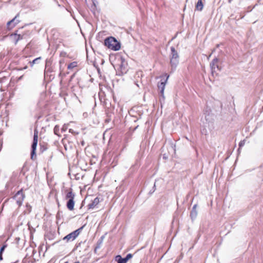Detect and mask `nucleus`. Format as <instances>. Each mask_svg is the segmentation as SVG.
<instances>
[{
  "label": "nucleus",
  "instance_id": "3",
  "mask_svg": "<svg viewBox=\"0 0 263 263\" xmlns=\"http://www.w3.org/2000/svg\"><path fill=\"white\" fill-rule=\"evenodd\" d=\"M82 231V227H80L76 231L71 232V233L66 235L64 238V240H66L67 241H71L74 240L81 233Z\"/></svg>",
  "mask_w": 263,
  "mask_h": 263
},
{
  "label": "nucleus",
  "instance_id": "16",
  "mask_svg": "<svg viewBox=\"0 0 263 263\" xmlns=\"http://www.w3.org/2000/svg\"><path fill=\"white\" fill-rule=\"evenodd\" d=\"M74 197V195L72 192L71 191H69V192H68L67 193L66 195V199H73Z\"/></svg>",
  "mask_w": 263,
  "mask_h": 263
},
{
  "label": "nucleus",
  "instance_id": "19",
  "mask_svg": "<svg viewBox=\"0 0 263 263\" xmlns=\"http://www.w3.org/2000/svg\"><path fill=\"white\" fill-rule=\"evenodd\" d=\"M14 35L16 37V43H17L19 40L23 39V36L21 34H15Z\"/></svg>",
  "mask_w": 263,
  "mask_h": 263
},
{
  "label": "nucleus",
  "instance_id": "26",
  "mask_svg": "<svg viewBox=\"0 0 263 263\" xmlns=\"http://www.w3.org/2000/svg\"><path fill=\"white\" fill-rule=\"evenodd\" d=\"M209 117H210V115H206V116H205V120H208V118H209Z\"/></svg>",
  "mask_w": 263,
  "mask_h": 263
},
{
  "label": "nucleus",
  "instance_id": "34",
  "mask_svg": "<svg viewBox=\"0 0 263 263\" xmlns=\"http://www.w3.org/2000/svg\"><path fill=\"white\" fill-rule=\"evenodd\" d=\"M74 263H80V262L78 261H76V262H74Z\"/></svg>",
  "mask_w": 263,
  "mask_h": 263
},
{
  "label": "nucleus",
  "instance_id": "22",
  "mask_svg": "<svg viewBox=\"0 0 263 263\" xmlns=\"http://www.w3.org/2000/svg\"><path fill=\"white\" fill-rule=\"evenodd\" d=\"M86 1V3L88 5V3H92L94 6H95V2H94V0H85Z\"/></svg>",
  "mask_w": 263,
  "mask_h": 263
},
{
  "label": "nucleus",
  "instance_id": "31",
  "mask_svg": "<svg viewBox=\"0 0 263 263\" xmlns=\"http://www.w3.org/2000/svg\"><path fill=\"white\" fill-rule=\"evenodd\" d=\"M88 198H89V196H86V197H85V200L88 199Z\"/></svg>",
  "mask_w": 263,
  "mask_h": 263
},
{
  "label": "nucleus",
  "instance_id": "9",
  "mask_svg": "<svg viewBox=\"0 0 263 263\" xmlns=\"http://www.w3.org/2000/svg\"><path fill=\"white\" fill-rule=\"evenodd\" d=\"M92 202L88 204L89 209H93L100 202L99 199L98 197H96L93 200L91 199Z\"/></svg>",
  "mask_w": 263,
  "mask_h": 263
},
{
  "label": "nucleus",
  "instance_id": "27",
  "mask_svg": "<svg viewBox=\"0 0 263 263\" xmlns=\"http://www.w3.org/2000/svg\"><path fill=\"white\" fill-rule=\"evenodd\" d=\"M31 248L32 249V253H33V255H34V252H35V251H36L35 250L34 248Z\"/></svg>",
  "mask_w": 263,
  "mask_h": 263
},
{
  "label": "nucleus",
  "instance_id": "21",
  "mask_svg": "<svg viewBox=\"0 0 263 263\" xmlns=\"http://www.w3.org/2000/svg\"><path fill=\"white\" fill-rule=\"evenodd\" d=\"M76 66V63L75 62H73V63H70L68 66V68L69 69L70 68H72L74 67H75Z\"/></svg>",
  "mask_w": 263,
  "mask_h": 263
},
{
  "label": "nucleus",
  "instance_id": "13",
  "mask_svg": "<svg viewBox=\"0 0 263 263\" xmlns=\"http://www.w3.org/2000/svg\"><path fill=\"white\" fill-rule=\"evenodd\" d=\"M203 5L202 4V0H198L196 5V9L198 11H201L203 9Z\"/></svg>",
  "mask_w": 263,
  "mask_h": 263
},
{
  "label": "nucleus",
  "instance_id": "1",
  "mask_svg": "<svg viewBox=\"0 0 263 263\" xmlns=\"http://www.w3.org/2000/svg\"><path fill=\"white\" fill-rule=\"evenodd\" d=\"M104 45L109 49L114 51H118L121 48L120 43L114 37L110 36L104 41Z\"/></svg>",
  "mask_w": 263,
  "mask_h": 263
},
{
  "label": "nucleus",
  "instance_id": "5",
  "mask_svg": "<svg viewBox=\"0 0 263 263\" xmlns=\"http://www.w3.org/2000/svg\"><path fill=\"white\" fill-rule=\"evenodd\" d=\"M13 198L16 200L17 204L20 206L22 205L24 199V195L22 191H19L14 196Z\"/></svg>",
  "mask_w": 263,
  "mask_h": 263
},
{
  "label": "nucleus",
  "instance_id": "11",
  "mask_svg": "<svg viewBox=\"0 0 263 263\" xmlns=\"http://www.w3.org/2000/svg\"><path fill=\"white\" fill-rule=\"evenodd\" d=\"M74 202L73 199H70L67 203V207L69 210H72L73 209Z\"/></svg>",
  "mask_w": 263,
  "mask_h": 263
},
{
  "label": "nucleus",
  "instance_id": "12",
  "mask_svg": "<svg viewBox=\"0 0 263 263\" xmlns=\"http://www.w3.org/2000/svg\"><path fill=\"white\" fill-rule=\"evenodd\" d=\"M115 260L118 263H126L127 262L125 257L122 258L120 255L116 256L115 258Z\"/></svg>",
  "mask_w": 263,
  "mask_h": 263
},
{
  "label": "nucleus",
  "instance_id": "25",
  "mask_svg": "<svg viewBox=\"0 0 263 263\" xmlns=\"http://www.w3.org/2000/svg\"><path fill=\"white\" fill-rule=\"evenodd\" d=\"M243 144L244 143L242 142H240L239 144V147L243 146Z\"/></svg>",
  "mask_w": 263,
  "mask_h": 263
},
{
  "label": "nucleus",
  "instance_id": "30",
  "mask_svg": "<svg viewBox=\"0 0 263 263\" xmlns=\"http://www.w3.org/2000/svg\"><path fill=\"white\" fill-rule=\"evenodd\" d=\"M85 114H86V115H87V113H83V117H85Z\"/></svg>",
  "mask_w": 263,
  "mask_h": 263
},
{
  "label": "nucleus",
  "instance_id": "14",
  "mask_svg": "<svg viewBox=\"0 0 263 263\" xmlns=\"http://www.w3.org/2000/svg\"><path fill=\"white\" fill-rule=\"evenodd\" d=\"M218 63V59L217 58H215L213 60L212 62L210 64L211 67L212 69V70L215 69V68H218V66L217 65Z\"/></svg>",
  "mask_w": 263,
  "mask_h": 263
},
{
  "label": "nucleus",
  "instance_id": "10",
  "mask_svg": "<svg viewBox=\"0 0 263 263\" xmlns=\"http://www.w3.org/2000/svg\"><path fill=\"white\" fill-rule=\"evenodd\" d=\"M37 141H38V132L36 130H35L34 132L33 141L32 146H33L34 147L37 146Z\"/></svg>",
  "mask_w": 263,
  "mask_h": 263
},
{
  "label": "nucleus",
  "instance_id": "7",
  "mask_svg": "<svg viewBox=\"0 0 263 263\" xmlns=\"http://www.w3.org/2000/svg\"><path fill=\"white\" fill-rule=\"evenodd\" d=\"M169 76H167L166 80L164 81H161L160 83H158V87L160 91L161 96L164 98V90L165 86L166 83L168 79Z\"/></svg>",
  "mask_w": 263,
  "mask_h": 263
},
{
  "label": "nucleus",
  "instance_id": "28",
  "mask_svg": "<svg viewBox=\"0 0 263 263\" xmlns=\"http://www.w3.org/2000/svg\"><path fill=\"white\" fill-rule=\"evenodd\" d=\"M54 133L56 134L55 132H57V130H56V127H55L54 129Z\"/></svg>",
  "mask_w": 263,
  "mask_h": 263
},
{
  "label": "nucleus",
  "instance_id": "20",
  "mask_svg": "<svg viewBox=\"0 0 263 263\" xmlns=\"http://www.w3.org/2000/svg\"><path fill=\"white\" fill-rule=\"evenodd\" d=\"M5 248H1L0 250V260H2L3 259L2 257V254L3 251H4Z\"/></svg>",
  "mask_w": 263,
  "mask_h": 263
},
{
  "label": "nucleus",
  "instance_id": "2",
  "mask_svg": "<svg viewBox=\"0 0 263 263\" xmlns=\"http://www.w3.org/2000/svg\"><path fill=\"white\" fill-rule=\"evenodd\" d=\"M171 53L170 54V64L171 66V70L172 71H174L178 63H179V54L178 52L176 50L175 47H171Z\"/></svg>",
  "mask_w": 263,
  "mask_h": 263
},
{
  "label": "nucleus",
  "instance_id": "6",
  "mask_svg": "<svg viewBox=\"0 0 263 263\" xmlns=\"http://www.w3.org/2000/svg\"><path fill=\"white\" fill-rule=\"evenodd\" d=\"M18 15V14L16 15L12 20L7 23V26L8 29H11L20 22V20L17 19Z\"/></svg>",
  "mask_w": 263,
  "mask_h": 263
},
{
  "label": "nucleus",
  "instance_id": "35",
  "mask_svg": "<svg viewBox=\"0 0 263 263\" xmlns=\"http://www.w3.org/2000/svg\"><path fill=\"white\" fill-rule=\"evenodd\" d=\"M64 263H68V262L67 261H66V262H64Z\"/></svg>",
  "mask_w": 263,
  "mask_h": 263
},
{
  "label": "nucleus",
  "instance_id": "4",
  "mask_svg": "<svg viewBox=\"0 0 263 263\" xmlns=\"http://www.w3.org/2000/svg\"><path fill=\"white\" fill-rule=\"evenodd\" d=\"M118 61L119 62V67L121 72L123 73H125L127 70V63L123 57H120Z\"/></svg>",
  "mask_w": 263,
  "mask_h": 263
},
{
  "label": "nucleus",
  "instance_id": "15",
  "mask_svg": "<svg viewBox=\"0 0 263 263\" xmlns=\"http://www.w3.org/2000/svg\"><path fill=\"white\" fill-rule=\"evenodd\" d=\"M32 151L31 153V159L34 160L36 157L35 151L36 149V146L34 147L33 146H31Z\"/></svg>",
  "mask_w": 263,
  "mask_h": 263
},
{
  "label": "nucleus",
  "instance_id": "29",
  "mask_svg": "<svg viewBox=\"0 0 263 263\" xmlns=\"http://www.w3.org/2000/svg\"><path fill=\"white\" fill-rule=\"evenodd\" d=\"M54 133L56 134L55 132H57V130H56V127H55L54 129Z\"/></svg>",
  "mask_w": 263,
  "mask_h": 263
},
{
  "label": "nucleus",
  "instance_id": "8",
  "mask_svg": "<svg viewBox=\"0 0 263 263\" xmlns=\"http://www.w3.org/2000/svg\"><path fill=\"white\" fill-rule=\"evenodd\" d=\"M197 206V204L194 205V206H193L192 210L191 212V213H190L191 218L193 220H194L196 218L197 214H198V212L196 209Z\"/></svg>",
  "mask_w": 263,
  "mask_h": 263
},
{
  "label": "nucleus",
  "instance_id": "23",
  "mask_svg": "<svg viewBox=\"0 0 263 263\" xmlns=\"http://www.w3.org/2000/svg\"><path fill=\"white\" fill-rule=\"evenodd\" d=\"M132 257V255L131 254H128L125 257L127 261H128L129 259Z\"/></svg>",
  "mask_w": 263,
  "mask_h": 263
},
{
  "label": "nucleus",
  "instance_id": "32",
  "mask_svg": "<svg viewBox=\"0 0 263 263\" xmlns=\"http://www.w3.org/2000/svg\"><path fill=\"white\" fill-rule=\"evenodd\" d=\"M45 252H46V251H47V247H45Z\"/></svg>",
  "mask_w": 263,
  "mask_h": 263
},
{
  "label": "nucleus",
  "instance_id": "33",
  "mask_svg": "<svg viewBox=\"0 0 263 263\" xmlns=\"http://www.w3.org/2000/svg\"><path fill=\"white\" fill-rule=\"evenodd\" d=\"M80 193H81V194H82V189H81V190H80Z\"/></svg>",
  "mask_w": 263,
  "mask_h": 263
},
{
  "label": "nucleus",
  "instance_id": "17",
  "mask_svg": "<svg viewBox=\"0 0 263 263\" xmlns=\"http://www.w3.org/2000/svg\"><path fill=\"white\" fill-rule=\"evenodd\" d=\"M105 237V235H103L101 237V238L99 239V240L97 242V247H100L102 245V242L103 239H104Z\"/></svg>",
  "mask_w": 263,
  "mask_h": 263
},
{
  "label": "nucleus",
  "instance_id": "18",
  "mask_svg": "<svg viewBox=\"0 0 263 263\" xmlns=\"http://www.w3.org/2000/svg\"><path fill=\"white\" fill-rule=\"evenodd\" d=\"M41 59V57L37 58L33 60L31 62H30V66L32 67L34 64L37 63L38 61Z\"/></svg>",
  "mask_w": 263,
  "mask_h": 263
},
{
  "label": "nucleus",
  "instance_id": "24",
  "mask_svg": "<svg viewBox=\"0 0 263 263\" xmlns=\"http://www.w3.org/2000/svg\"><path fill=\"white\" fill-rule=\"evenodd\" d=\"M37 248V251H39V254L40 255H41V250H42V249H43V248L38 247Z\"/></svg>",
  "mask_w": 263,
  "mask_h": 263
}]
</instances>
